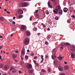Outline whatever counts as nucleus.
<instances>
[{"mask_svg": "<svg viewBox=\"0 0 75 75\" xmlns=\"http://www.w3.org/2000/svg\"><path fill=\"white\" fill-rule=\"evenodd\" d=\"M38 12V10H36L35 12V13H36V14Z\"/></svg>", "mask_w": 75, "mask_h": 75, "instance_id": "43", "label": "nucleus"}, {"mask_svg": "<svg viewBox=\"0 0 75 75\" xmlns=\"http://www.w3.org/2000/svg\"><path fill=\"white\" fill-rule=\"evenodd\" d=\"M71 55L72 58H74L75 57V54L74 53H71Z\"/></svg>", "mask_w": 75, "mask_h": 75, "instance_id": "10", "label": "nucleus"}, {"mask_svg": "<svg viewBox=\"0 0 75 75\" xmlns=\"http://www.w3.org/2000/svg\"><path fill=\"white\" fill-rule=\"evenodd\" d=\"M36 16L38 18H40V16H39V14H37Z\"/></svg>", "mask_w": 75, "mask_h": 75, "instance_id": "39", "label": "nucleus"}, {"mask_svg": "<svg viewBox=\"0 0 75 75\" xmlns=\"http://www.w3.org/2000/svg\"><path fill=\"white\" fill-rule=\"evenodd\" d=\"M54 4L55 5H57V1H55L54 2Z\"/></svg>", "mask_w": 75, "mask_h": 75, "instance_id": "50", "label": "nucleus"}, {"mask_svg": "<svg viewBox=\"0 0 75 75\" xmlns=\"http://www.w3.org/2000/svg\"><path fill=\"white\" fill-rule=\"evenodd\" d=\"M47 31H50V28H48L47 29Z\"/></svg>", "mask_w": 75, "mask_h": 75, "instance_id": "58", "label": "nucleus"}, {"mask_svg": "<svg viewBox=\"0 0 75 75\" xmlns=\"http://www.w3.org/2000/svg\"><path fill=\"white\" fill-rule=\"evenodd\" d=\"M55 52H54V56L52 55V58L53 59H54V57L55 58H56V56H55Z\"/></svg>", "mask_w": 75, "mask_h": 75, "instance_id": "19", "label": "nucleus"}, {"mask_svg": "<svg viewBox=\"0 0 75 75\" xmlns=\"http://www.w3.org/2000/svg\"><path fill=\"white\" fill-rule=\"evenodd\" d=\"M12 23L13 24H16V22L14 21H12Z\"/></svg>", "mask_w": 75, "mask_h": 75, "instance_id": "48", "label": "nucleus"}, {"mask_svg": "<svg viewBox=\"0 0 75 75\" xmlns=\"http://www.w3.org/2000/svg\"><path fill=\"white\" fill-rule=\"evenodd\" d=\"M24 54H25V49H23L22 50L21 54L22 55H24Z\"/></svg>", "mask_w": 75, "mask_h": 75, "instance_id": "9", "label": "nucleus"}, {"mask_svg": "<svg viewBox=\"0 0 75 75\" xmlns=\"http://www.w3.org/2000/svg\"><path fill=\"white\" fill-rule=\"evenodd\" d=\"M27 36H30V33L29 31H27L26 32Z\"/></svg>", "mask_w": 75, "mask_h": 75, "instance_id": "17", "label": "nucleus"}, {"mask_svg": "<svg viewBox=\"0 0 75 75\" xmlns=\"http://www.w3.org/2000/svg\"><path fill=\"white\" fill-rule=\"evenodd\" d=\"M58 11L56 8L53 10V12L54 14H57V13H58Z\"/></svg>", "mask_w": 75, "mask_h": 75, "instance_id": "15", "label": "nucleus"}, {"mask_svg": "<svg viewBox=\"0 0 75 75\" xmlns=\"http://www.w3.org/2000/svg\"><path fill=\"white\" fill-rule=\"evenodd\" d=\"M9 68V66L7 65H6L4 66V69L5 70H7Z\"/></svg>", "mask_w": 75, "mask_h": 75, "instance_id": "12", "label": "nucleus"}, {"mask_svg": "<svg viewBox=\"0 0 75 75\" xmlns=\"http://www.w3.org/2000/svg\"><path fill=\"white\" fill-rule=\"evenodd\" d=\"M70 8H71V9L70 11V13H72V11L74 10V8L70 7Z\"/></svg>", "mask_w": 75, "mask_h": 75, "instance_id": "28", "label": "nucleus"}, {"mask_svg": "<svg viewBox=\"0 0 75 75\" xmlns=\"http://www.w3.org/2000/svg\"><path fill=\"white\" fill-rule=\"evenodd\" d=\"M15 52H16V53H18V52L17 51H15Z\"/></svg>", "mask_w": 75, "mask_h": 75, "instance_id": "62", "label": "nucleus"}, {"mask_svg": "<svg viewBox=\"0 0 75 75\" xmlns=\"http://www.w3.org/2000/svg\"><path fill=\"white\" fill-rule=\"evenodd\" d=\"M55 19L57 20L58 19H59V18H58V17L56 16L55 17Z\"/></svg>", "mask_w": 75, "mask_h": 75, "instance_id": "37", "label": "nucleus"}, {"mask_svg": "<svg viewBox=\"0 0 75 75\" xmlns=\"http://www.w3.org/2000/svg\"><path fill=\"white\" fill-rule=\"evenodd\" d=\"M0 20L1 21H3L4 20V18H3V17H1L0 18Z\"/></svg>", "mask_w": 75, "mask_h": 75, "instance_id": "31", "label": "nucleus"}, {"mask_svg": "<svg viewBox=\"0 0 75 75\" xmlns=\"http://www.w3.org/2000/svg\"><path fill=\"white\" fill-rule=\"evenodd\" d=\"M3 38V36L1 35L0 34V38Z\"/></svg>", "mask_w": 75, "mask_h": 75, "instance_id": "55", "label": "nucleus"}, {"mask_svg": "<svg viewBox=\"0 0 75 75\" xmlns=\"http://www.w3.org/2000/svg\"><path fill=\"white\" fill-rule=\"evenodd\" d=\"M67 23H71V20L69 19L67 20Z\"/></svg>", "mask_w": 75, "mask_h": 75, "instance_id": "38", "label": "nucleus"}, {"mask_svg": "<svg viewBox=\"0 0 75 75\" xmlns=\"http://www.w3.org/2000/svg\"><path fill=\"white\" fill-rule=\"evenodd\" d=\"M41 25H42V26L43 28H45V27H46V25H45L44 24V23H42L41 24Z\"/></svg>", "mask_w": 75, "mask_h": 75, "instance_id": "21", "label": "nucleus"}, {"mask_svg": "<svg viewBox=\"0 0 75 75\" xmlns=\"http://www.w3.org/2000/svg\"><path fill=\"white\" fill-rule=\"evenodd\" d=\"M41 71L42 72H46V71H45V70L44 69H42L41 70Z\"/></svg>", "mask_w": 75, "mask_h": 75, "instance_id": "30", "label": "nucleus"}, {"mask_svg": "<svg viewBox=\"0 0 75 75\" xmlns=\"http://www.w3.org/2000/svg\"><path fill=\"white\" fill-rule=\"evenodd\" d=\"M33 31H37V28H34L33 29Z\"/></svg>", "mask_w": 75, "mask_h": 75, "instance_id": "27", "label": "nucleus"}, {"mask_svg": "<svg viewBox=\"0 0 75 75\" xmlns=\"http://www.w3.org/2000/svg\"><path fill=\"white\" fill-rule=\"evenodd\" d=\"M64 68L65 69H68L69 68V67L68 66H65Z\"/></svg>", "mask_w": 75, "mask_h": 75, "instance_id": "22", "label": "nucleus"}, {"mask_svg": "<svg viewBox=\"0 0 75 75\" xmlns=\"http://www.w3.org/2000/svg\"><path fill=\"white\" fill-rule=\"evenodd\" d=\"M13 20H15V19H16V16H14L13 18Z\"/></svg>", "mask_w": 75, "mask_h": 75, "instance_id": "56", "label": "nucleus"}, {"mask_svg": "<svg viewBox=\"0 0 75 75\" xmlns=\"http://www.w3.org/2000/svg\"><path fill=\"white\" fill-rule=\"evenodd\" d=\"M41 58L42 59V60H44V58L43 57H44V56H43V55H42L41 56Z\"/></svg>", "mask_w": 75, "mask_h": 75, "instance_id": "34", "label": "nucleus"}, {"mask_svg": "<svg viewBox=\"0 0 75 75\" xmlns=\"http://www.w3.org/2000/svg\"><path fill=\"white\" fill-rule=\"evenodd\" d=\"M48 56H45L46 58H48Z\"/></svg>", "mask_w": 75, "mask_h": 75, "instance_id": "64", "label": "nucleus"}, {"mask_svg": "<svg viewBox=\"0 0 75 75\" xmlns=\"http://www.w3.org/2000/svg\"><path fill=\"white\" fill-rule=\"evenodd\" d=\"M69 1H70V2H73V3H74V4H75V1H74V0H68Z\"/></svg>", "mask_w": 75, "mask_h": 75, "instance_id": "32", "label": "nucleus"}, {"mask_svg": "<svg viewBox=\"0 0 75 75\" xmlns=\"http://www.w3.org/2000/svg\"><path fill=\"white\" fill-rule=\"evenodd\" d=\"M56 9L58 11V10H61V6H57L56 7Z\"/></svg>", "mask_w": 75, "mask_h": 75, "instance_id": "16", "label": "nucleus"}, {"mask_svg": "<svg viewBox=\"0 0 75 75\" xmlns=\"http://www.w3.org/2000/svg\"><path fill=\"white\" fill-rule=\"evenodd\" d=\"M29 73H30V74H33V72H34V69H28Z\"/></svg>", "mask_w": 75, "mask_h": 75, "instance_id": "5", "label": "nucleus"}, {"mask_svg": "<svg viewBox=\"0 0 75 75\" xmlns=\"http://www.w3.org/2000/svg\"><path fill=\"white\" fill-rule=\"evenodd\" d=\"M37 23H38V22H35L33 23V24H34V25H35V24H37Z\"/></svg>", "mask_w": 75, "mask_h": 75, "instance_id": "40", "label": "nucleus"}, {"mask_svg": "<svg viewBox=\"0 0 75 75\" xmlns=\"http://www.w3.org/2000/svg\"><path fill=\"white\" fill-rule=\"evenodd\" d=\"M43 61H44V60H42L40 62L41 63H42V62H43Z\"/></svg>", "mask_w": 75, "mask_h": 75, "instance_id": "61", "label": "nucleus"}, {"mask_svg": "<svg viewBox=\"0 0 75 75\" xmlns=\"http://www.w3.org/2000/svg\"><path fill=\"white\" fill-rule=\"evenodd\" d=\"M25 57V59H27V58H28V56L27 55H26Z\"/></svg>", "mask_w": 75, "mask_h": 75, "instance_id": "45", "label": "nucleus"}, {"mask_svg": "<svg viewBox=\"0 0 75 75\" xmlns=\"http://www.w3.org/2000/svg\"><path fill=\"white\" fill-rule=\"evenodd\" d=\"M71 17H72V18H75V15H72L71 16Z\"/></svg>", "mask_w": 75, "mask_h": 75, "instance_id": "47", "label": "nucleus"}, {"mask_svg": "<svg viewBox=\"0 0 75 75\" xmlns=\"http://www.w3.org/2000/svg\"><path fill=\"white\" fill-rule=\"evenodd\" d=\"M37 58V56H35L34 57V59H36Z\"/></svg>", "mask_w": 75, "mask_h": 75, "instance_id": "46", "label": "nucleus"}, {"mask_svg": "<svg viewBox=\"0 0 75 75\" xmlns=\"http://www.w3.org/2000/svg\"><path fill=\"white\" fill-rule=\"evenodd\" d=\"M36 66H37V67H39V64H38L36 63Z\"/></svg>", "mask_w": 75, "mask_h": 75, "instance_id": "52", "label": "nucleus"}, {"mask_svg": "<svg viewBox=\"0 0 75 75\" xmlns=\"http://www.w3.org/2000/svg\"><path fill=\"white\" fill-rule=\"evenodd\" d=\"M58 68H59V70H60V71H63V69H64L63 67L60 66Z\"/></svg>", "mask_w": 75, "mask_h": 75, "instance_id": "11", "label": "nucleus"}, {"mask_svg": "<svg viewBox=\"0 0 75 75\" xmlns=\"http://www.w3.org/2000/svg\"><path fill=\"white\" fill-rule=\"evenodd\" d=\"M65 45H67L68 46H70V44L69 43H65Z\"/></svg>", "mask_w": 75, "mask_h": 75, "instance_id": "24", "label": "nucleus"}, {"mask_svg": "<svg viewBox=\"0 0 75 75\" xmlns=\"http://www.w3.org/2000/svg\"><path fill=\"white\" fill-rule=\"evenodd\" d=\"M16 72V70L15 69L12 71V72L13 73H14V72Z\"/></svg>", "mask_w": 75, "mask_h": 75, "instance_id": "42", "label": "nucleus"}, {"mask_svg": "<svg viewBox=\"0 0 75 75\" xmlns=\"http://www.w3.org/2000/svg\"><path fill=\"white\" fill-rule=\"evenodd\" d=\"M30 55L32 56H33V55H34V53H30Z\"/></svg>", "mask_w": 75, "mask_h": 75, "instance_id": "41", "label": "nucleus"}, {"mask_svg": "<svg viewBox=\"0 0 75 75\" xmlns=\"http://www.w3.org/2000/svg\"><path fill=\"white\" fill-rule=\"evenodd\" d=\"M48 5L50 8H52L53 7H52V6H51V4H50V2H48Z\"/></svg>", "mask_w": 75, "mask_h": 75, "instance_id": "14", "label": "nucleus"}, {"mask_svg": "<svg viewBox=\"0 0 75 75\" xmlns=\"http://www.w3.org/2000/svg\"><path fill=\"white\" fill-rule=\"evenodd\" d=\"M27 52H30V50H27Z\"/></svg>", "mask_w": 75, "mask_h": 75, "instance_id": "60", "label": "nucleus"}, {"mask_svg": "<svg viewBox=\"0 0 75 75\" xmlns=\"http://www.w3.org/2000/svg\"><path fill=\"white\" fill-rule=\"evenodd\" d=\"M33 62L35 64H37V63H36V61H35V60H34Z\"/></svg>", "mask_w": 75, "mask_h": 75, "instance_id": "53", "label": "nucleus"}, {"mask_svg": "<svg viewBox=\"0 0 75 75\" xmlns=\"http://www.w3.org/2000/svg\"><path fill=\"white\" fill-rule=\"evenodd\" d=\"M60 45H61V46H64V45H65V43H62L60 44Z\"/></svg>", "mask_w": 75, "mask_h": 75, "instance_id": "29", "label": "nucleus"}, {"mask_svg": "<svg viewBox=\"0 0 75 75\" xmlns=\"http://www.w3.org/2000/svg\"><path fill=\"white\" fill-rule=\"evenodd\" d=\"M59 15H62V10H60L59 11Z\"/></svg>", "mask_w": 75, "mask_h": 75, "instance_id": "18", "label": "nucleus"}, {"mask_svg": "<svg viewBox=\"0 0 75 75\" xmlns=\"http://www.w3.org/2000/svg\"><path fill=\"white\" fill-rule=\"evenodd\" d=\"M45 44H46V45H48V43L47 42H45Z\"/></svg>", "mask_w": 75, "mask_h": 75, "instance_id": "44", "label": "nucleus"}, {"mask_svg": "<svg viewBox=\"0 0 75 75\" xmlns=\"http://www.w3.org/2000/svg\"><path fill=\"white\" fill-rule=\"evenodd\" d=\"M57 58L59 59V60H61L62 59V57H57Z\"/></svg>", "mask_w": 75, "mask_h": 75, "instance_id": "25", "label": "nucleus"}, {"mask_svg": "<svg viewBox=\"0 0 75 75\" xmlns=\"http://www.w3.org/2000/svg\"><path fill=\"white\" fill-rule=\"evenodd\" d=\"M9 21L10 22H13V20L12 19H11L9 20Z\"/></svg>", "mask_w": 75, "mask_h": 75, "instance_id": "49", "label": "nucleus"}, {"mask_svg": "<svg viewBox=\"0 0 75 75\" xmlns=\"http://www.w3.org/2000/svg\"><path fill=\"white\" fill-rule=\"evenodd\" d=\"M71 50L72 51H74L75 50V45H73L72 47H71L70 48Z\"/></svg>", "mask_w": 75, "mask_h": 75, "instance_id": "7", "label": "nucleus"}, {"mask_svg": "<svg viewBox=\"0 0 75 75\" xmlns=\"http://www.w3.org/2000/svg\"><path fill=\"white\" fill-rule=\"evenodd\" d=\"M21 5L23 7H26L28 6V3H22L21 4Z\"/></svg>", "mask_w": 75, "mask_h": 75, "instance_id": "3", "label": "nucleus"}, {"mask_svg": "<svg viewBox=\"0 0 75 75\" xmlns=\"http://www.w3.org/2000/svg\"><path fill=\"white\" fill-rule=\"evenodd\" d=\"M60 75H65V74H61Z\"/></svg>", "mask_w": 75, "mask_h": 75, "instance_id": "63", "label": "nucleus"}, {"mask_svg": "<svg viewBox=\"0 0 75 75\" xmlns=\"http://www.w3.org/2000/svg\"><path fill=\"white\" fill-rule=\"evenodd\" d=\"M68 9L67 8H64L63 9V11L65 13H67L68 11Z\"/></svg>", "mask_w": 75, "mask_h": 75, "instance_id": "13", "label": "nucleus"}, {"mask_svg": "<svg viewBox=\"0 0 75 75\" xmlns=\"http://www.w3.org/2000/svg\"><path fill=\"white\" fill-rule=\"evenodd\" d=\"M27 68L28 69H31L32 68V65L30 64H29L27 65Z\"/></svg>", "mask_w": 75, "mask_h": 75, "instance_id": "4", "label": "nucleus"}, {"mask_svg": "<svg viewBox=\"0 0 75 75\" xmlns=\"http://www.w3.org/2000/svg\"><path fill=\"white\" fill-rule=\"evenodd\" d=\"M22 17H23V15H20L18 17V18L19 19L21 18H22Z\"/></svg>", "mask_w": 75, "mask_h": 75, "instance_id": "26", "label": "nucleus"}, {"mask_svg": "<svg viewBox=\"0 0 75 75\" xmlns=\"http://www.w3.org/2000/svg\"><path fill=\"white\" fill-rule=\"evenodd\" d=\"M26 29V26L24 25H22L21 26V31H24V30H25Z\"/></svg>", "mask_w": 75, "mask_h": 75, "instance_id": "2", "label": "nucleus"}, {"mask_svg": "<svg viewBox=\"0 0 75 75\" xmlns=\"http://www.w3.org/2000/svg\"><path fill=\"white\" fill-rule=\"evenodd\" d=\"M33 18H32V17H31L30 18V21H32V19Z\"/></svg>", "mask_w": 75, "mask_h": 75, "instance_id": "54", "label": "nucleus"}, {"mask_svg": "<svg viewBox=\"0 0 75 75\" xmlns=\"http://www.w3.org/2000/svg\"><path fill=\"white\" fill-rule=\"evenodd\" d=\"M48 71L49 72H51V68H49L48 69Z\"/></svg>", "mask_w": 75, "mask_h": 75, "instance_id": "36", "label": "nucleus"}, {"mask_svg": "<svg viewBox=\"0 0 75 75\" xmlns=\"http://www.w3.org/2000/svg\"><path fill=\"white\" fill-rule=\"evenodd\" d=\"M59 62L58 61H56V60H54V65H56V66H58V65H59Z\"/></svg>", "mask_w": 75, "mask_h": 75, "instance_id": "8", "label": "nucleus"}, {"mask_svg": "<svg viewBox=\"0 0 75 75\" xmlns=\"http://www.w3.org/2000/svg\"><path fill=\"white\" fill-rule=\"evenodd\" d=\"M24 44L25 45H27V44H28V42H29V39L28 38H26L25 39L24 41Z\"/></svg>", "mask_w": 75, "mask_h": 75, "instance_id": "1", "label": "nucleus"}, {"mask_svg": "<svg viewBox=\"0 0 75 75\" xmlns=\"http://www.w3.org/2000/svg\"><path fill=\"white\" fill-rule=\"evenodd\" d=\"M0 67L1 68H3V64H0Z\"/></svg>", "mask_w": 75, "mask_h": 75, "instance_id": "35", "label": "nucleus"}, {"mask_svg": "<svg viewBox=\"0 0 75 75\" xmlns=\"http://www.w3.org/2000/svg\"><path fill=\"white\" fill-rule=\"evenodd\" d=\"M7 13H8V14H10V12L8 11H6Z\"/></svg>", "mask_w": 75, "mask_h": 75, "instance_id": "59", "label": "nucleus"}, {"mask_svg": "<svg viewBox=\"0 0 75 75\" xmlns=\"http://www.w3.org/2000/svg\"><path fill=\"white\" fill-rule=\"evenodd\" d=\"M13 59H14L16 58L17 57V56L15 55L14 54H13Z\"/></svg>", "mask_w": 75, "mask_h": 75, "instance_id": "20", "label": "nucleus"}, {"mask_svg": "<svg viewBox=\"0 0 75 75\" xmlns=\"http://www.w3.org/2000/svg\"><path fill=\"white\" fill-rule=\"evenodd\" d=\"M46 14L47 15H48V14H49V12H48V11H46Z\"/></svg>", "mask_w": 75, "mask_h": 75, "instance_id": "33", "label": "nucleus"}, {"mask_svg": "<svg viewBox=\"0 0 75 75\" xmlns=\"http://www.w3.org/2000/svg\"><path fill=\"white\" fill-rule=\"evenodd\" d=\"M63 49H64V47H61V50H63Z\"/></svg>", "mask_w": 75, "mask_h": 75, "instance_id": "51", "label": "nucleus"}, {"mask_svg": "<svg viewBox=\"0 0 75 75\" xmlns=\"http://www.w3.org/2000/svg\"><path fill=\"white\" fill-rule=\"evenodd\" d=\"M18 72L19 74H21V71H19Z\"/></svg>", "mask_w": 75, "mask_h": 75, "instance_id": "57", "label": "nucleus"}, {"mask_svg": "<svg viewBox=\"0 0 75 75\" xmlns=\"http://www.w3.org/2000/svg\"><path fill=\"white\" fill-rule=\"evenodd\" d=\"M18 14H23V11L22 9H19L18 11Z\"/></svg>", "mask_w": 75, "mask_h": 75, "instance_id": "6", "label": "nucleus"}, {"mask_svg": "<svg viewBox=\"0 0 75 75\" xmlns=\"http://www.w3.org/2000/svg\"><path fill=\"white\" fill-rule=\"evenodd\" d=\"M47 38L49 40H51V35H48L47 36Z\"/></svg>", "mask_w": 75, "mask_h": 75, "instance_id": "23", "label": "nucleus"}]
</instances>
